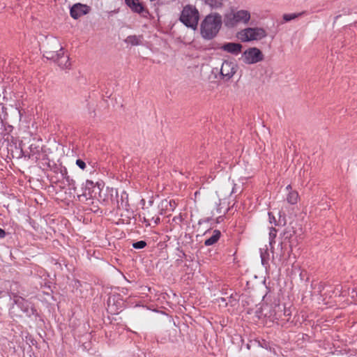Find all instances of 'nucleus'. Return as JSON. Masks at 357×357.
<instances>
[{
  "label": "nucleus",
  "mask_w": 357,
  "mask_h": 357,
  "mask_svg": "<svg viewBox=\"0 0 357 357\" xmlns=\"http://www.w3.org/2000/svg\"><path fill=\"white\" fill-rule=\"evenodd\" d=\"M264 59L262 51L257 47H250L241 52L240 61L245 65H253Z\"/></svg>",
  "instance_id": "nucleus-6"
},
{
  "label": "nucleus",
  "mask_w": 357,
  "mask_h": 357,
  "mask_svg": "<svg viewBox=\"0 0 357 357\" xmlns=\"http://www.w3.org/2000/svg\"><path fill=\"white\" fill-rule=\"evenodd\" d=\"M43 55L49 60L56 63L62 69L70 68L69 57L65 54L63 47L59 39L50 38L44 46Z\"/></svg>",
  "instance_id": "nucleus-1"
},
{
  "label": "nucleus",
  "mask_w": 357,
  "mask_h": 357,
  "mask_svg": "<svg viewBox=\"0 0 357 357\" xmlns=\"http://www.w3.org/2000/svg\"><path fill=\"white\" fill-rule=\"evenodd\" d=\"M111 301H112V300H111V298H109V301H108V305H109V310H111L112 312L115 313L116 312L115 310H113L112 307L110 305Z\"/></svg>",
  "instance_id": "nucleus-19"
},
{
  "label": "nucleus",
  "mask_w": 357,
  "mask_h": 357,
  "mask_svg": "<svg viewBox=\"0 0 357 357\" xmlns=\"http://www.w3.org/2000/svg\"><path fill=\"white\" fill-rule=\"evenodd\" d=\"M267 36L266 29L260 26L246 27L236 32V38L242 43L259 41Z\"/></svg>",
  "instance_id": "nucleus-4"
},
{
  "label": "nucleus",
  "mask_w": 357,
  "mask_h": 357,
  "mask_svg": "<svg viewBox=\"0 0 357 357\" xmlns=\"http://www.w3.org/2000/svg\"><path fill=\"white\" fill-rule=\"evenodd\" d=\"M206 3L211 8H219L222 4V0H206Z\"/></svg>",
  "instance_id": "nucleus-16"
},
{
  "label": "nucleus",
  "mask_w": 357,
  "mask_h": 357,
  "mask_svg": "<svg viewBox=\"0 0 357 357\" xmlns=\"http://www.w3.org/2000/svg\"><path fill=\"white\" fill-rule=\"evenodd\" d=\"M91 10L90 6L80 3H75L70 10L72 18L77 20L83 15L88 14Z\"/></svg>",
  "instance_id": "nucleus-8"
},
{
  "label": "nucleus",
  "mask_w": 357,
  "mask_h": 357,
  "mask_svg": "<svg viewBox=\"0 0 357 357\" xmlns=\"http://www.w3.org/2000/svg\"><path fill=\"white\" fill-rule=\"evenodd\" d=\"M287 190H289V193L287 197L288 203L291 204H296L299 200L298 193L296 191L292 190L291 185H287Z\"/></svg>",
  "instance_id": "nucleus-11"
},
{
  "label": "nucleus",
  "mask_w": 357,
  "mask_h": 357,
  "mask_svg": "<svg viewBox=\"0 0 357 357\" xmlns=\"http://www.w3.org/2000/svg\"><path fill=\"white\" fill-rule=\"evenodd\" d=\"M76 164L82 169H84L86 167L85 162L82 160H79V159L77 160Z\"/></svg>",
  "instance_id": "nucleus-18"
},
{
  "label": "nucleus",
  "mask_w": 357,
  "mask_h": 357,
  "mask_svg": "<svg viewBox=\"0 0 357 357\" xmlns=\"http://www.w3.org/2000/svg\"><path fill=\"white\" fill-rule=\"evenodd\" d=\"M179 20L186 27L195 30L199 20V13L195 6L185 5L181 11Z\"/></svg>",
  "instance_id": "nucleus-5"
},
{
  "label": "nucleus",
  "mask_w": 357,
  "mask_h": 357,
  "mask_svg": "<svg viewBox=\"0 0 357 357\" xmlns=\"http://www.w3.org/2000/svg\"><path fill=\"white\" fill-rule=\"evenodd\" d=\"M145 245H146V243L143 241H140L133 243V247L136 249H142V248H144Z\"/></svg>",
  "instance_id": "nucleus-17"
},
{
  "label": "nucleus",
  "mask_w": 357,
  "mask_h": 357,
  "mask_svg": "<svg viewBox=\"0 0 357 357\" xmlns=\"http://www.w3.org/2000/svg\"><path fill=\"white\" fill-rule=\"evenodd\" d=\"M125 42L128 45L135 46L139 45L141 40L140 38L136 36H130L126 38Z\"/></svg>",
  "instance_id": "nucleus-13"
},
{
  "label": "nucleus",
  "mask_w": 357,
  "mask_h": 357,
  "mask_svg": "<svg viewBox=\"0 0 357 357\" xmlns=\"http://www.w3.org/2000/svg\"><path fill=\"white\" fill-rule=\"evenodd\" d=\"M144 221L147 223L148 225H151L152 224L157 225L160 221V218L158 215H153V211H147L146 213L144 214Z\"/></svg>",
  "instance_id": "nucleus-12"
},
{
  "label": "nucleus",
  "mask_w": 357,
  "mask_h": 357,
  "mask_svg": "<svg viewBox=\"0 0 357 357\" xmlns=\"http://www.w3.org/2000/svg\"><path fill=\"white\" fill-rule=\"evenodd\" d=\"M243 45L239 43L227 42L222 44L219 49L222 51L236 56L242 52Z\"/></svg>",
  "instance_id": "nucleus-9"
},
{
  "label": "nucleus",
  "mask_w": 357,
  "mask_h": 357,
  "mask_svg": "<svg viewBox=\"0 0 357 357\" xmlns=\"http://www.w3.org/2000/svg\"><path fill=\"white\" fill-rule=\"evenodd\" d=\"M238 68V64L234 59L223 60L220 70L221 78L225 81L230 80L236 75Z\"/></svg>",
  "instance_id": "nucleus-7"
},
{
  "label": "nucleus",
  "mask_w": 357,
  "mask_h": 357,
  "mask_svg": "<svg viewBox=\"0 0 357 357\" xmlns=\"http://www.w3.org/2000/svg\"><path fill=\"white\" fill-rule=\"evenodd\" d=\"M301 15V13H285L282 15V20L284 22L292 21Z\"/></svg>",
  "instance_id": "nucleus-14"
},
{
  "label": "nucleus",
  "mask_w": 357,
  "mask_h": 357,
  "mask_svg": "<svg viewBox=\"0 0 357 357\" xmlns=\"http://www.w3.org/2000/svg\"><path fill=\"white\" fill-rule=\"evenodd\" d=\"M220 233L218 231H214L213 236L206 239L205 241V244L206 245H211L214 244L220 238Z\"/></svg>",
  "instance_id": "nucleus-15"
},
{
  "label": "nucleus",
  "mask_w": 357,
  "mask_h": 357,
  "mask_svg": "<svg viewBox=\"0 0 357 357\" xmlns=\"http://www.w3.org/2000/svg\"><path fill=\"white\" fill-rule=\"evenodd\" d=\"M126 3L134 12L140 13L144 10L139 0H126Z\"/></svg>",
  "instance_id": "nucleus-10"
},
{
  "label": "nucleus",
  "mask_w": 357,
  "mask_h": 357,
  "mask_svg": "<svg viewBox=\"0 0 357 357\" xmlns=\"http://www.w3.org/2000/svg\"><path fill=\"white\" fill-rule=\"evenodd\" d=\"M223 20L218 13L209 14L205 17L201 24V34L205 39H211L220 31Z\"/></svg>",
  "instance_id": "nucleus-3"
},
{
  "label": "nucleus",
  "mask_w": 357,
  "mask_h": 357,
  "mask_svg": "<svg viewBox=\"0 0 357 357\" xmlns=\"http://www.w3.org/2000/svg\"><path fill=\"white\" fill-rule=\"evenodd\" d=\"M261 260H262V261H264L265 260V257L263 255H261Z\"/></svg>",
  "instance_id": "nucleus-21"
},
{
  "label": "nucleus",
  "mask_w": 357,
  "mask_h": 357,
  "mask_svg": "<svg viewBox=\"0 0 357 357\" xmlns=\"http://www.w3.org/2000/svg\"><path fill=\"white\" fill-rule=\"evenodd\" d=\"M251 20V13L247 9L231 8L223 16V23L227 28L247 25Z\"/></svg>",
  "instance_id": "nucleus-2"
},
{
  "label": "nucleus",
  "mask_w": 357,
  "mask_h": 357,
  "mask_svg": "<svg viewBox=\"0 0 357 357\" xmlns=\"http://www.w3.org/2000/svg\"><path fill=\"white\" fill-rule=\"evenodd\" d=\"M5 236V231L0 228V237H3Z\"/></svg>",
  "instance_id": "nucleus-20"
}]
</instances>
